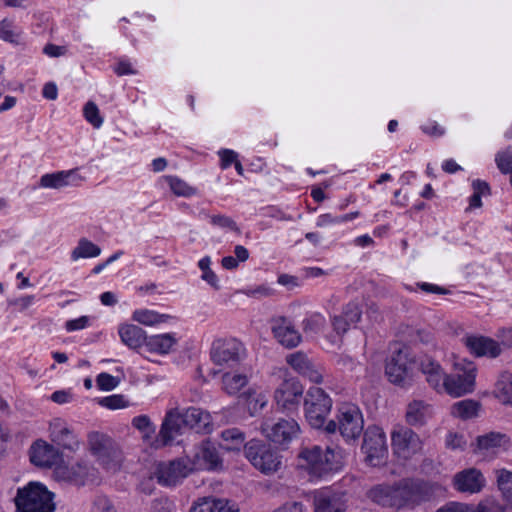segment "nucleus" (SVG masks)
Here are the masks:
<instances>
[{
    "mask_svg": "<svg viewBox=\"0 0 512 512\" xmlns=\"http://www.w3.org/2000/svg\"><path fill=\"white\" fill-rule=\"evenodd\" d=\"M368 495L378 505L400 509L428 500L430 492L426 482L406 478L393 484H378L369 490Z\"/></svg>",
    "mask_w": 512,
    "mask_h": 512,
    "instance_id": "f257e3e1",
    "label": "nucleus"
},
{
    "mask_svg": "<svg viewBox=\"0 0 512 512\" xmlns=\"http://www.w3.org/2000/svg\"><path fill=\"white\" fill-rule=\"evenodd\" d=\"M301 467L311 478L321 479L340 467L339 453L330 447L322 448L319 445L305 447L299 453Z\"/></svg>",
    "mask_w": 512,
    "mask_h": 512,
    "instance_id": "f03ea898",
    "label": "nucleus"
},
{
    "mask_svg": "<svg viewBox=\"0 0 512 512\" xmlns=\"http://www.w3.org/2000/svg\"><path fill=\"white\" fill-rule=\"evenodd\" d=\"M17 512H54V494L39 482L18 488L14 499Z\"/></svg>",
    "mask_w": 512,
    "mask_h": 512,
    "instance_id": "7ed1b4c3",
    "label": "nucleus"
},
{
    "mask_svg": "<svg viewBox=\"0 0 512 512\" xmlns=\"http://www.w3.org/2000/svg\"><path fill=\"white\" fill-rule=\"evenodd\" d=\"M363 426L360 409L354 404L345 403L339 407L336 420H330L325 426V430L328 433L338 430L344 439L354 440L362 434Z\"/></svg>",
    "mask_w": 512,
    "mask_h": 512,
    "instance_id": "20e7f679",
    "label": "nucleus"
},
{
    "mask_svg": "<svg viewBox=\"0 0 512 512\" xmlns=\"http://www.w3.org/2000/svg\"><path fill=\"white\" fill-rule=\"evenodd\" d=\"M477 367L475 363L461 359L454 364V372L447 374L445 393L461 397L475 390Z\"/></svg>",
    "mask_w": 512,
    "mask_h": 512,
    "instance_id": "39448f33",
    "label": "nucleus"
},
{
    "mask_svg": "<svg viewBox=\"0 0 512 512\" xmlns=\"http://www.w3.org/2000/svg\"><path fill=\"white\" fill-rule=\"evenodd\" d=\"M244 453L249 462L266 475L277 472L282 463L280 455L262 440L248 441L244 445Z\"/></svg>",
    "mask_w": 512,
    "mask_h": 512,
    "instance_id": "423d86ee",
    "label": "nucleus"
},
{
    "mask_svg": "<svg viewBox=\"0 0 512 512\" xmlns=\"http://www.w3.org/2000/svg\"><path fill=\"white\" fill-rule=\"evenodd\" d=\"M91 453L107 469L116 471L120 468L123 455L118 445L107 435L92 432L88 436Z\"/></svg>",
    "mask_w": 512,
    "mask_h": 512,
    "instance_id": "0eeeda50",
    "label": "nucleus"
},
{
    "mask_svg": "<svg viewBox=\"0 0 512 512\" xmlns=\"http://www.w3.org/2000/svg\"><path fill=\"white\" fill-rule=\"evenodd\" d=\"M210 357L215 365L233 367L246 358V349L236 338L217 339L212 343Z\"/></svg>",
    "mask_w": 512,
    "mask_h": 512,
    "instance_id": "6e6552de",
    "label": "nucleus"
},
{
    "mask_svg": "<svg viewBox=\"0 0 512 512\" xmlns=\"http://www.w3.org/2000/svg\"><path fill=\"white\" fill-rule=\"evenodd\" d=\"M332 407V400L319 387L308 390L304 399L305 417L313 428H321Z\"/></svg>",
    "mask_w": 512,
    "mask_h": 512,
    "instance_id": "1a4fd4ad",
    "label": "nucleus"
},
{
    "mask_svg": "<svg viewBox=\"0 0 512 512\" xmlns=\"http://www.w3.org/2000/svg\"><path fill=\"white\" fill-rule=\"evenodd\" d=\"M192 472L190 456L186 455L172 461L159 462L156 465L154 477L162 486H175Z\"/></svg>",
    "mask_w": 512,
    "mask_h": 512,
    "instance_id": "9d476101",
    "label": "nucleus"
},
{
    "mask_svg": "<svg viewBox=\"0 0 512 512\" xmlns=\"http://www.w3.org/2000/svg\"><path fill=\"white\" fill-rule=\"evenodd\" d=\"M391 442L394 454L404 460L411 459L423 449L419 435L405 426H398L392 431Z\"/></svg>",
    "mask_w": 512,
    "mask_h": 512,
    "instance_id": "9b49d317",
    "label": "nucleus"
},
{
    "mask_svg": "<svg viewBox=\"0 0 512 512\" xmlns=\"http://www.w3.org/2000/svg\"><path fill=\"white\" fill-rule=\"evenodd\" d=\"M261 433L270 441L287 445L300 433V426L294 419H279L273 423L269 419H265L260 426Z\"/></svg>",
    "mask_w": 512,
    "mask_h": 512,
    "instance_id": "f8f14e48",
    "label": "nucleus"
},
{
    "mask_svg": "<svg viewBox=\"0 0 512 512\" xmlns=\"http://www.w3.org/2000/svg\"><path fill=\"white\" fill-rule=\"evenodd\" d=\"M303 392L304 388L297 379H285L275 390L274 400L279 409L292 412L298 408Z\"/></svg>",
    "mask_w": 512,
    "mask_h": 512,
    "instance_id": "ddd939ff",
    "label": "nucleus"
},
{
    "mask_svg": "<svg viewBox=\"0 0 512 512\" xmlns=\"http://www.w3.org/2000/svg\"><path fill=\"white\" fill-rule=\"evenodd\" d=\"M412 365L407 352L399 349L388 360L385 372L392 383L405 386L411 380Z\"/></svg>",
    "mask_w": 512,
    "mask_h": 512,
    "instance_id": "4468645a",
    "label": "nucleus"
},
{
    "mask_svg": "<svg viewBox=\"0 0 512 512\" xmlns=\"http://www.w3.org/2000/svg\"><path fill=\"white\" fill-rule=\"evenodd\" d=\"M190 464L193 471L216 470L222 466V459L217 448L210 441H203L193 449Z\"/></svg>",
    "mask_w": 512,
    "mask_h": 512,
    "instance_id": "2eb2a0df",
    "label": "nucleus"
},
{
    "mask_svg": "<svg viewBox=\"0 0 512 512\" xmlns=\"http://www.w3.org/2000/svg\"><path fill=\"white\" fill-rule=\"evenodd\" d=\"M96 469L85 461L77 462L72 466L59 465L55 469L57 477L63 481L77 486H84L96 478Z\"/></svg>",
    "mask_w": 512,
    "mask_h": 512,
    "instance_id": "dca6fc26",
    "label": "nucleus"
},
{
    "mask_svg": "<svg viewBox=\"0 0 512 512\" xmlns=\"http://www.w3.org/2000/svg\"><path fill=\"white\" fill-rule=\"evenodd\" d=\"M362 449L366 454V460L373 466L380 465L386 455V436L384 432L375 428L365 433Z\"/></svg>",
    "mask_w": 512,
    "mask_h": 512,
    "instance_id": "f3484780",
    "label": "nucleus"
},
{
    "mask_svg": "<svg viewBox=\"0 0 512 512\" xmlns=\"http://www.w3.org/2000/svg\"><path fill=\"white\" fill-rule=\"evenodd\" d=\"M286 362L293 370L311 382L316 384L322 383L324 369L312 362L304 352L297 351L287 355Z\"/></svg>",
    "mask_w": 512,
    "mask_h": 512,
    "instance_id": "a211bd4d",
    "label": "nucleus"
},
{
    "mask_svg": "<svg viewBox=\"0 0 512 512\" xmlns=\"http://www.w3.org/2000/svg\"><path fill=\"white\" fill-rule=\"evenodd\" d=\"M29 456L31 463L38 467H57L62 461L59 450L44 440H37L32 444Z\"/></svg>",
    "mask_w": 512,
    "mask_h": 512,
    "instance_id": "6ab92c4d",
    "label": "nucleus"
},
{
    "mask_svg": "<svg viewBox=\"0 0 512 512\" xmlns=\"http://www.w3.org/2000/svg\"><path fill=\"white\" fill-rule=\"evenodd\" d=\"M50 437L52 442L69 451H77L80 447L78 436L67 423L56 418L50 423Z\"/></svg>",
    "mask_w": 512,
    "mask_h": 512,
    "instance_id": "aec40b11",
    "label": "nucleus"
},
{
    "mask_svg": "<svg viewBox=\"0 0 512 512\" xmlns=\"http://www.w3.org/2000/svg\"><path fill=\"white\" fill-rule=\"evenodd\" d=\"M454 488L463 493H479L485 486V478L476 468H468L455 474Z\"/></svg>",
    "mask_w": 512,
    "mask_h": 512,
    "instance_id": "412c9836",
    "label": "nucleus"
},
{
    "mask_svg": "<svg viewBox=\"0 0 512 512\" xmlns=\"http://www.w3.org/2000/svg\"><path fill=\"white\" fill-rule=\"evenodd\" d=\"M272 332L278 342L286 348L298 346L302 339L291 321L285 317H278L273 320Z\"/></svg>",
    "mask_w": 512,
    "mask_h": 512,
    "instance_id": "4be33fe9",
    "label": "nucleus"
},
{
    "mask_svg": "<svg viewBox=\"0 0 512 512\" xmlns=\"http://www.w3.org/2000/svg\"><path fill=\"white\" fill-rule=\"evenodd\" d=\"M465 344L469 350L478 357L487 356L490 358H496L502 352L497 341L483 336L467 337Z\"/></svg>",
    "mask_w": 512,
    "mask_h": 512,
    "instance_id": "5701e85b",
    "label": "nucleus"
},
{
    "mask_svg": "<svg viewBox=\"0 0 512 512\" xmlns=\"http://www.w3.org/2000/svg\"><path fill=\"white\" fill-rule=\"evenodd\" d=\"M184 425L194 429L198 433H210L212 431L211 416L207 411L197 407H190L182 412Z\"/></svg>",
    "mask_w": 512,
    "mask_h": 512,
    "instance_id": "b1692460",
    "label": "nucleus"
},
{
    "mask_svg": "<svg viewBox=\"0 0 512 512\" xmlns=\"http://www.w3.org/2000/svg\"><path fill=\"white\" fill-rule=\"evenodd\" d=\"M432 416L433 407L422 400H413L407 405L405 420L410 426H423Z\"/></svg>",
    "mask_w": 512,
    "mask_h": 512,
    "instance_id": "393cba45",
    "label": "nucleus"
},
{
    "mask_svg": "<svg viewBox=\"0 0 512 512\" xmlns=\"http://www.w3.org/2000/svg\"><path fill=\"white\" fill-rule=\"evenodd\" d=\"M183 414L177 409L169 411L161 425L160 436L164 444L170 443L185 428Z\"/></svg>",
    "mask_w": 512,
    "mask_h": 512,
    "instance_id": "a878e982",
    "label": "nucleus"
},
{
    "mask_svg": "<svg viewBox=\"0 0 512 512\" xmlns=\"http://www.w3.org/2000/svg\"><path fill=\"white\" fill-rule=\"evenodd\" d=\"M80 181L82 177L74 170H69L44 174L40 178L39 185L43 188L60 189L68 185H77Z\"/></svg>",
    "mask_w": 512,
    "mask_h": 512,
    "instance_id": "bb28decb",
    "label": "nucleus"
},
{
    "mask_svg": "<svg viewBox=\"0 0 512 512\" xmlns=\"http://www.w3.org/2000/svg\"><path fill=\"white\" fill-rule=\"evenodd\" d=\"M421 371L426 375L429 385L437 392H445L447 374L439 363L427 358L420 363Z\"/></svg>",
    "mask_w": 512,
    "mask_h": 512,
    "instance_id": "cd10ccee",
    "label": "nucleus"
},
{
    "mask_svg": "<svg viewBox=\"0 0 512 512\" xmlns=\"http://www.w3.org/2000/svg\"><path fill=\"white\" fill-rule=\"evenodd\" d=\"M509 438L506 434L500 432H489L480 435L476 439V453L489 454L495 453L500 448H506Z\"/></svg>",
    "mask_w": 512,
    "mask_h": 512,
    "instance_id": "c85d7f7f",
    "label": "nucleus"
},
{
    "mask_svg": "<svg viewBox=\"0 0 512 512\" xmlns=\"http://www.w3.org/2000/svg\"><path fill=\"white\" fill-rule=\"evenodd\" d=\"M121 341L131 349H139L146 345L147 335L145 331L134 324H122L118 328Z\"/></svg>",
    "mask_w": 512,
    "mask_h": 512,
    "instance_id": "c756f323",
    "label": "nucleus"
},
{
    "mask_svg": "<svg viewBox=\"0 0 512 512\" xmlns=\"http://www.w3.org/2000/svg\"><path fill=\"white\" fill-rule=\"evenodd\" d=\"M493 396L503 405L512 406V372H501L493 387Z\"/></svg>",
    "mask_w": 512,
    "mask_h": 512,
    "instance_id": "7c9ffc66",
    "label": "nucleus"
},
{
    "mask_svg": "<svg viewBox=\"0 0 512 512\" xmlns=\"http://www.w3.org/2000/svg\"><path fill=\"white\" fill-rule=\"evenodd\" d=\"M177 344V338L174 333H165L147 336L146 349L151 353L168 354Z\"/></svg>",
    "mask_w": 512,
    "mask_h": 512,
    "instance_id": "2f4dec72",
    "label": "nucleus"
},
{
    "mask_svg": "<svg viewBox=\"0 0 512 512\" xmlns=\"http://www.w3.org/2000/svg\"><path fill=\"white\" fill-rule=\"evenodd\" d=\"M315 512H344L339 498L328 491H319L314 496Z\"/></svg>",
    "mask_w": 512,
    "mask_h": 512,
    "instance_id": "473e14b6",
    "label": "nucleus"
},
{
    "mask_svg": "<svg viewBox=\"0 0 512 512\" xmlns=\"http://www.w3.org/2000/svg\"><path fill=\"white\" fill-rule=\"evenodd\" d=\"M249 382V376L246 373L226 372L222 376V386L229 395H236Z\"/></svg>",
    "mask_w": 512,
    "mask_h": 512,
    "instance_id": "72a5a7b5",
    "label": "nucleus"
},
{
    "mask_svg": "<svg viewBox=\"0 0 512 512\" xmlns=\"http://www.w3.org/2000/svg\"><path fill=\"white\" fill-rule=\"evenodd\" d=\"M190 512H238L228 506V502L223 499L203 498L194 505Z\"/></svg>",
    "mask_w": 512,
    "mask_h": 512,
    "instance_id": "f704fd0d",
    "label": "nucleus"
},
{
    "mask_svg": "<svg viewBox=\"0 0 512 512\" xmlns=\"http://www.w3.org/2000/svg\"><path fill=\"white\" fill-rule=\"evenodd\" d=\"M101 253V248L86 238H81L71 252V259L77 261L81 258H95Z\"/></svg>",
    "mask_w": 512,
    "mask_h": 512,
    "instance_id": "c9c22d12",
    "label": "nucleus"
},
{
    "mask_svg": "<svg viewBox=\"0 0 512 512\" xmlns=\"http://www.w3.org/2000/svg\"><path fill=\"white\" fill-rule=\"evenodd\" d=\"M169 318V315L160 314L149 309H137L132 314V319L134 321L146 326H153L158 323L166 322Z\"/></svg>",
    "mask_w": 512,
    "mask_h": 512,
    "instance_id": "e433bc0d",
    "label": "nucleus"
},
{
    "mask_svg": "<svg viewBox=\"0 0 512 512\" xmlns=\"http://www.w3.org/2000/svg\"><path fill=\"white\" fill-rule=\"evenodd\" d=\"M326 326L325 317L318 312L308 314L302 321L303 332L308 336H314L324 330Z\"/></svg>",
    "mask_w": 512,
    "mask_h": 512,
    "instance_id": "4c0bfd02",
    "label": "nucleus"
},
{
    "mask_svg": "<svg viewBox=\"0 0 512 512\" xmlns=\"http://www.w3.org/2000/svg\"><path fill=\"white\" fill-rule=\"evenodd\" d=\"M2 41L19 46L24 44L22 30L15 26L12 21L2 19Z\"/></svg>",
    "mask_w": 512,
    "mask_h": 512,
    "instance_id": "58836bf2",
    "label": "nucleus"
},
{
    "mask_svg": "<svg viewBox=\"0 0 512 512\" xmlns=\"http://www.w3.org/2000/svg\"><path fill=\"white\" fill-rule=\"evenodd\" d=\"M480 405L477 401L466 399L455 403L452 414L462 419H470L477 416Z\"/></svg>",
    "mask_w": 512,
    "mask_h": 512,
    "instance_id": "ea45409f",
    "label": "nucleus"
},
{
    "mask_svg": "<svg viewBox=\"0 0 512 512\" xmlns=\"http://www.w3.org/2000/svg\"><path fill=\"white\" fill-rule=\"evenodd\" d=\"M497 486L506 502L512 501V472L507 469L496 470Z\"/></svg>",
    "mask_w": 512,
    "mask_h": 512,
    "instance_id": "a19ab883",
    "label": "nucleus"
},
{
    "mask_svg": "<svg viewBox=\"0 0 512 512\" xmlns=\"http://www.w3.org/2000/svg\"><path fill=\"white\" fill-rule=\"evenodd\" d=\"M221 438L227 450H238L245 441L244 433L238 428H229L221 432Z\"/></svg>",
    "mask_w": 512,
    "mask_h": 512,
    "instance_id": "79ce46f5",
    "label": "nucleus"
},
{
    "mask_svg": "<svg viewBox=\"0 0 512 512\" xmlns=\"http://www.w3.org/2000/svg\"><path fill=\"white\" fill-rule=\"evenodd\" d=\"M473 194L469 199L470 208H478L482 205L481 196L488 195L490 192L489 185L481 180H475L472 183Z\"/></svg>",
    "mask_w": 512,
    "mask_h": 512,
    "instance_id": "37998d69",
    "label": "nucleus"
},
{
    "mask_svg": "<svg viewBox=\"0 0 512 512\" xmlns=\"http://www.w3.org/2000/svg\"><path fill=\"white\" fill-rule=\"evenodd\" d=\"M473 512H507V507L501 504L495 497H486L481 500Z\"/></svg>",
    "mask_w": 512,
    "mask_h": 512,
    "instance_id": "c03bdc74",
    "label": "nucleus"
},
{
    "mask_svg": "<svg viewBox=\"0 0 512 512\" xmlns=\"http://www.w3.org/2000/svg\"><path fill=\"white\" fill-rule=\"evenodd\" d=\"M98 404L109 410L123 409L129 406L128 400H126L125 396L121 394L102 397L98 400Z\"/></svg>",
    "mask_w": 512,
    "mask_h": 512,
    "instance_id": "a18cd8bd",
    "label": "nucleus"
},
{
    "mask_svg": "<svg viewBox=\"0 0 512 512\" xmlns=\"http://www.w3.org/2000/svg\"><path fill=\"white\" fill-rule=\"evenodd\" d=\"M83 114L87 122H89L94 128H100L103 124V117L100 115L97 105L88 101L84 108Z\"/></svg>",
    "mask_w": 512,
    "mask_h": 512,
    "instance_id": "49530a36",
    "label": "nucleus"
},
{
    "mask_svg": "<svg viewBox=\"0 0 512 512\" xmlns=\"http://www.w3.org/2000/svg\"><path fill=\"white\" fill-rule=\"evenodd\" d=\"M495 161L498 168L503 173H511L510 183L512 185V147L496 155Z\"/></svg>",
    "mask_w": 512,
    "mask_h": 512,
    "instance_id": "de8ad7c7",
    "label": "nucleus"
},
{
    "mask_svg": "<svg viewBox=\"0 0 512 512\" xmlns=\"http://www.w3.org/2000/svg\"><path fill=\"white\" fill-rule=\"evenodd\" d=\"M168 181V184L173 191V193L177 196H190L194 194V189L187 185L184 181L177 177L169 176L166 178Z\"/></svg>",
    "mask_w": 512,
    "mask_h": 512,
    "instance_id": "09e8293b",
    "label": "nucleus"
},
{
    "mask_svg": "<svg viewBox=\"0 0 512 512\" xmlns=\"http://www.w3.org/2000/svg\"><path fill=\"white\" fill-rule=\"evenodd\" d=\"M120 383V380L106 372H102L96 377V385L101 391H111L115 389Z\"/></svg>",
    "mask_w": 512,
    "mask_h": 512,
    "instance_id": "8fccbe9b",
    "label": "nucleus"
},
{
    "mask_svg": "<svg viewBox=\"0 0 512 512\" xmlns=\"http://www.w3.org/2000/svg\"><path fill=\"white\" fill-rule=\"evenodd\" d=\"M132 425L143 433L145 437H149L155 432V426L146 415H139L133 418Z\"/></svg>",
    "mask_w": 512,
    "mask_h": 512,
    "instance_id": "3c124183",
    "label": "nucleus"
},
{
    "mask_svg": "<svg viewBox=\"0 0 512 512\" xmlns=\"http://www.w3.org/2000/svg\"><path fill=\"white\" fill-rule=\"evenodd\" d=\"M342 315L351 323L352 326H355L361 319L362 310L358 303L349 302L343 308Z\"/></svg>",
    "mask_w": 512,
    "mask_h": 512,
    "instance_id": "603ef678",
    "label": "nucleus"
},
{
    "mask_svg": "<svg viewBox=\"0 0 512 512\" xmlns=\"http://www.w3.org/2000/svg\"><path fill=\"white\" fill-rule=\"evenodd\" d=\"M91 512H118L113 502L106 496H97L92 505Z\"/></svg>",
    "mask_w": 512,
    "mask_h": 512,
    "instance_id": "864d4df0",
    "label": "nucleus"
},
{
    "mask_svg": "<svg viewBox=\"0 0 512 512\" xmlns=\"http://www.w3.org/2000/svg\"><path fill=\"white\" fill-rule=\"evenodd\" d=\"M446 447L451 450H464L467 441L462 434L449 432L445 439Z\"/></svg>",
    "mask_w": 512,
    "mask_h": 512,
    "instance_id": "5fc2aeb1",
    "label": "nucleus"
},
{
    "mask_svg": "<svg viewBox=\"0 0 512 512\" xmlns=\"http://www.w3.org/2000/svg\"><path fill=\"white\" fill-rule=\"evenodd\" d=\"M435 512H473V506L466 503L451 501L438 508Z\"/></svg>",
    "mask_w": 512,
    "mask_h": 512,
    "instance_id": "6e6d98bb",
    "label": "nucleus"
},
{
    "mask_svg": "<svg viewBox=\"0 0 512 512\" xmlns=\"http://www.w3.org/2000/svg\"><path fill=\"white\" fill-rule=\"evenodd\" d=\"M90 318L88 316H81L76 319L66 321L65 329L67 332L82 330L89 326Z\"/></svg>",
    "mask_w": 512,
    "mask_h": 512,
    "instance_id": "4d7b16f0",
    "label": "nucleus"
},
{
    "mask_svg": "<svg viewBox=\"0 0 512 512\" xmlns=\"http://www.w3.org/2000/svg\"><path fill=\"white\" fill-rule=\"evenodd\" d=\"M332 326L337 334H344L346 333L350 327L352 326L349 321L341 314L338 316H335L332 319Z\"/></svg>",
    "mask_w": 512,
    "mask_h": 512,
    "instance_id": "13d9d810",
    "label": "nucleus"
},
{
    "mask_svg": "<svg viewBox=\"0 0 512 512\" xmlns=\"http://www.w3.org/2000/svg\"><path fill=\"white\" fill-rule=\"evenodd\" d=\"M219 156L221 159V168L222 169L228 168L232 163L235 164V161H237V153L230 149L220 150Z\"/></svg>",
    "mask_w": 512,
    "mask_h": 512,
    "instance_id": "bf43d9fd",
    "label": "nucleus"
},
{
    "mask_svg": "<svg viewBox=\"0 0 512 512\" xmlns=\"http://www.w3.org/2000/svg\"><path fill=\"white\" fill-rule=\"evenodd\" d=\"M416 285L419 289H421L423 292H426V293L441 294V295H445V294L449 293V291L446 288L438 286L436 284H431V283H427V282H418Z\"/></svg>",
    "mask_w": 512,
    "mask_h": 512,
    "instance_id": "052dcab7",
    "label": "nucleus"
},
{
    "mask_svg": "<svg viewBox=\"0 0 512 512\" xmlns=\"http://www.w3.org/2000/svg\"><path fill=\"white\" fill-rule=\"evenodd\" d=\"M277 282L287 287L289 290L294 289L295 287L299 286V279L296 276L289 275V274H281L278 276Z\"/></svg>",
    "mask_w": 512,
    "mask_h": 512,
    "instance_id": "680f3d73",
    "label": "nucleus"
},
{
    "mask_svg": "<svg viewBox=\"0 0 512 512\" xmlns=\"http://www.w3.org/2000/svg\"><path fill=\"white\" fill-rule=\"evenodd\" d=\"M245 294L247 296L255 297V296H272L274 294L273 288L267 286V285H260L254 289H247L245 291Z\"/></svg>",
    "mask_w": 512,
    "mask_h": 512,
    "instance_id": "e2e57ef3",
    "label": "nucleus"
},
{
    "mask_svg": "<svg viewBox=\"0 0 512 512\" xmlns=\"http://www.w3.org/2000/svg\"><path fill=\"white\" fill-rule=\"evenodd\" d=\"M203 217L200 218L201 221H208L211 224H234L233 220H230L222 215L213 214L209 215L207 213H202Z\"/></svg>",
    "mask_w": 512,
    "mask_h": 512,
    "instance_id": "0e129e2a",
    "label": "nucleus"
},
{
    "mask_svg": "<svg viewBox=\"0 0 512 512\" xmlns=\"http://www.w3.org/2000/svg\"><path fill=\"white\" fill-rule=\"evenodd\" d=\"M50 398L57 404H66L72 400V394L66 390H58L53 392Z\"/></svg>",
    "mask_w": 512,
    "mask_h": 512,
    "instance_id": "69168bd1",
    "label": "nucleus"
},
{
    "mask_svg": "<svg viewBox=\"0 0 512 512\" xmlns=\"http://www.w3.org/2000/svg\"><path fill=\"white\" fill-rule=\"evenodd\" d=\"M337 364L344 370L354 371L358 363L348 355H340Z\"/></svg>",
    "mask_w": 512,
    "mask_h": 512,
    "instance_id": "338daca9",
    "label": "nucleus"
},
{
    "mask_svg": "<svg viewBox=\"0 0 512 512\" xmlns=\"http://www.w3.org/2000/svg\"><path fill=\"white\" fill-rule=\"evenodd\" d=\"M497 336L503 345L512 347V327L499 329Z\"/></svg>",
    "mask_w": 512,
    "mask_h": 512,
    "instance_id": "774afa93",
    "label": "nucleus"
}]
</instances>
